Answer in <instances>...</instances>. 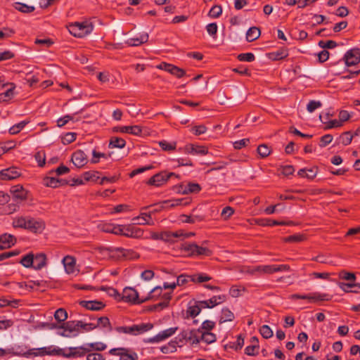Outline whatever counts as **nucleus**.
Here are the masks:
<instances>
[{
    "mask_svg": "<svg viewBox=\"0 0 360 360\" xmlns=\"http://www.w3.org/2000/svg\"><path fill=\"white\" fill-rule=\"evenodd\" d=\"M256 224L262 226H272L280 225V221L271 219H256Z\"/></svg>",
    "mask_w": 360,
    "mask_h": 360,
    "instance_id": "obj_40",
    "label": "nucleus"
},
{
    "mask_svg": "<svg viewBox=\"0 0 360 360\" xmlns=\"http://www.w3.org/2000/svg\"><path fill=\"white\" fill-rule=\"evenodd\" d=\"M77 137V134L74 132H68L62 138V142L63 144H70L72 143Z\"/></svg>",
    "mask_w": 360,
    "mask_h": 360,
    "instance_id": "obj_57",
    "label": "nucleus"
},
{
    "mask_svg": "<svg viewBox=\"0 0 360 360\" xmlns=\"http://www.w3.org/2000/svg\"><path fill=\"white\" fill-rule=\"evenodd\" d=\"M244 287H239L238 285H233L229 290V294L232 297H238L240 296V292L245 291Z\"/></svg>",
    "mask_w": 360,
    "mask_h": 360,
    "instance_id": "obj_59",
    "label": "nucleus"
},
{
    "mask_svg": "<svg viewBox=\"0 0 360 360\" xmlns=\"http://www.w3.org/2000/svg\"><path fill=\"white\" fill-rule=\"evenodd\" d=\"M226 300L225 295L213 296L207 300L201 301V307L212 308L218 304L224 302Z\"/></svg>",
    "mask_w": 360,
    "mask_h": 360,
    "instance_id": "obj_18",
    "label": "nucleus"
},
{
    "mask_svg": "<svg viewBox=\"0 0 360 360\" xmlns=\"http://www.w3.org/2000/svg\"><path fill=\"white\" fill-rule=\"evenodd\" d=\"M54 318L59 323L63 322L68 318L67 311L64 309L60 308L55 311Z\"/></svg>",
    "mask_w": 360,
    "mask_h": 360,
    "instance_id": "obj_45",
    "label": "nucleus"
},
{
    "mask_svg": "<svg viewBox=\"0 0 360 360\" xmlns=\"http://www.w3.org/2000/svg\"><path fill=\"white\" fill-rule=\"evenodd\" d=\"M34 158L39 167H44L46 163V155L44 151H38L34 155Z\"/></svg>",
    "mask_w": 360,
    "mask_h": 360,
    "instance_id": "obj_53",
    "label": "nucleus"
},
{
    "mask_svg": "<svg viewBox=\"0 0 360 360\" xmlns=\"http://www.w3.org/2000/svg\"><path fill=\"white\" fill-rule=\"evenodd\" d=\"M122 299L133 304H141L145 302V298L139 299L138 292L130 287H126L124 289Z\"/></svg>",
    "mask_w": 360,
    "mask_h": 360,
    "instance_id": "obj_6",
    "label": "nucleus"
},
{
    "mask_svg": "<svg viewBox=\"0 0 360 360\" xmlns=\"http://www.w3.org/2000/svg\"><path fill=\"white\" fill-rule=\"evenodd\" d=\"M10 85L11 87L7 89L4 93H2L5 98H11L14 95V89L15 88V85L13 83H7L3 84L1 87L4 88L6 86Z\"/></svg>",
    "mask_w": 360,
    "mask_h": 360,
    "instance_id": "obj_61",
    "label": "nucleus"
},
{
    "mask_svg": "<svg viewBox=\"0 0 360 360\" xmlns=\"http://www.w3.org/2000/svg\"><path fill=\"white\" fill-rule=\"evenodd\" d=\"M188 278H189L187 276H184V275H181V276H179L177 277V279H176V283H172L171 284H168L167 283H165L163 284V288L165 289H167V288H172V289H174L176 285H184V283H186V282H188Z\"/></svg>",
    "mask_w": 360,
    "mask_h": 360,
    "instance_id": "obj_35",
    "label": "nucleus"
},
{
    "mask_svg": "<svg viewBox=\"0 0 360 360\" xmlns=\"http://www.w3.org/2000/svg\"><path fill=\"white\" fill-rule=\"evenodd\" d=\"M257 150L262 158L268 157L271 153V150L266 144L259 145Z\"/></svg>",
    "mask_w": 360,
    "mask_h": 360,
    "instance_id": "obj_46",
    "label": "nucleus"
},
{
    "mask_svg": "<svg viewBox=\"0 0 360 360\" xmlns=\"http://www.w3.org/2000/svg\"><path fill=\"white\" fill-rule=\"evenodd\" d=\"M278 170L281 171L282 174L286 176L292 174L295 172V169L292 165L281 166Z\"/></svg>",
    "mask_w": 360,
    "mask_h": 360,
    "instance_id": "obj_62",
    "label": "nucleus"
},
{
    "mask_svg": "<svg viewBox=\"0 0 360 360\" xmlns=\"http://www.w3.org/2000/svg\"><path fill=\"white\" fill-rule=\"evenodd\" d=\"M318 167L314 166L310 169H307V173L305 174V178L312 180L314 179L318 173Z\"/></svg>",
    "mask_w": 360,
    "mask_h": 360,
    "instance_id": "obj_63",
    "label": "nucleus"
},
{
    "mask_svg": "<svg viewBox=\"0 0 360 360\" xmlns=\"http://www.w3.org/2000/svg\"><path fill=\"white\" fill-rule=\"evenodd\" d=\"M113 130L114 131H120L121 133H127L136 136L142 135V128L139 125L117 127Z\"/></svg>",
    "mask_w": 360,
    "mask_h": 360,
    "instance_id": "obj_22",
    "label": "nucleus"
},
{
    "mask_svg": "<svg viewBox=\"0 0 360 360\" xmlns=\"http://www.w3.org/2000/svg\"><path fill=\"white\" fill-rule=\"evenodd\" d=\"M71 161L77 168H82L88 163V157L84 151L77 150L71 157Z\"/></svg>",
    "mask_w": 360,
    "mask_h": 360,
    "instance_id": "obj_13",
    "label": "nucleus"
},
{
    "mask_svg": "<svg viewBox=\"0 0 360 360\" xmlns=\"http://www.w3.org/2000/svg\"><path fill=\"white\" fill-rule=\"evenodd\" d=\"M132 36L130 39L126 41V44L129 46H136L144 44L148 40V34L146 32H136L134 31L131 32Z\"/></svg>",
    "mask_w": 360,
    "mask_h": 360,
    "instance_id": "obj_9",
    "label": "nucleus"
},
{
    "mask_svg": "<svg viewBox=\"0 0 360 360\" xmlns=\"http://www.w3.org/2000/svg\"><path fill=\"white\" fill-rule=\"evenodd\" d=\"M180 218L183 222L188 224H194L196 221H201L203 220V217L199 215L181 214Z\"/></svg>",
    "mask_w": 360,
    "mask_h": 360,
    "instance_id": "obj_38",
    "label": "nucleus"
},
{
    "mask_svg": "<svg viewBox=\"0 0 360 360\" xmlns=\"http://www.w3.org/2000/svg\"><path fill=\"white\" fill-rule=\"evenodd\" d=\"M99 290L102 291H106L110 296L114 297L115 298L120 297V296L119 292L115 288L112 287L101 286Z\"/></svg>",
    "mask_w": 360,
    "mask_h": 360,
    "instance_id": "obj_60",
    "label": "nucleus"
},
{
    "mask_svg": "<svg viewBox=\"0 0 360 360\" xmlns=\"http://www.w3.org/2000/svg\"><path fill=\"white\" fill-rule=\"evenodd\" d=\"M290 267L287 264H273L258 266L254 270H290Z\"/></svg>",
    "mask_w": 360,
    "mask_h": 360,
    "instance_id": "obj_32",
    "label": "nucleus"
},
{
    "mask_svg": "<svg viewBox=\"0 0 360 360\" xmlns=\"http://www.w3.org/2000/svg\"><path fill=\"white\" fill-rule=\"evenodd\" d=\"M132 220L134 221H135L134 224H139V225H145V224L153 225V221L152 219H149L147 216H144V215L142 216L141 213L140 214L139 216L133 218Z\"/></svg>",
    "mask_w": 360,
    "mask_h": 360,
    "instance_id": "obj_42",
    "label": "nucleus"
},
{
    "mask_svg": "<svg viewBox=\"0 0 360 360\" xmlns=\"http://www.w3.org/2000/svg\"><path fill=\"white\" fill-rule=\"evenodd\" d=\"M259 333L265 339H269L273 336V331L267 325L262 326L259 329Z\"/></svg>",
    "mask_w": 360,
    "mask_h": 360,
    "instance_id": "obj_51",
    "label": "nucleus"
},
{
    "mask_svg": "<svg viewBox=\"0 0 360 360\" xmlns=\"http://www.w3.org/2000/svg\"><path fill=\"white\" fill-rule=\"evenodd\" d=\"M63 354V349L60 348H53L51 346L47 347H41L38 349H31L24 354V356L28 357L29 356L33 355L37 356H62Z\"/></svg>",
    "mask_w": 360,
    "mask_h": 360,
    "instance_id": "obj_3",
    "label": "nucleus"
},
{
    "mask_svg": "<svg viewBox=\"0 0 360 360\" xmlns=\"http://www.w3.org/2000/svg\"><path fill=\"white\" fill-rule=\"evenodd\" d=\"M128 349L124 347L113 348L109 351L112 355L120 356V360H138V355L135 352L128 353Z\"/></svg>",
    "mask_w": 360,
    "mask_h": 360,
    "instance_id": "obj_12",
    "label": "nucleus"
},
{
    "mask_svg": "<svg viewBox=\"0 0 360 360\" xmlns=\"http://www.w3.org/2000/svg\"><path fill=\"white\" fill-rule=\"evenodd\" d=\"M162 291V288L160 286H156L153 288L149 292L148 295L146 297H145V302L149 300L158 299L161 295Z\"/></svg>",
    "mask_w": 360,
    "mask_h": 360,
    "instance_id": "obj_39",
    "label": "nucleus"
},
{
    "mask_svg": "<svg viewBox=\"0 0 360 360\" xmlns=\"http://www.w3.org/2000/svg\"><path fill=\"white\" fill-rule=\"evenodd\" d=\"M184 153L192 155H205L208 153V150L202 146H197L193 144H187L183 148H179Z\"/></svg>",
    "mask_w": 360,
    "mask_h": 360,
    "instance_id": "obj_14",
    "label": "nucleus"
},
{
    "mask_svg": "<svg viewBox=\"0 0 360 360\" xmlns=\"http://www.w3.org/2000/svg\"><path fill=\"white\" fill-rule=\"evenodd\" d=\"M184 235L182 230H179L174 232L172 231H164L160 233V240H162L168 243H175L177 239L181 238Z\"/></svg>",
    "mask_w": 360,
    "mask_h": 360,
    "instance_id": "obj_17",
    "label": "nucleus"
},
{
    "mask_svg": "<svg viewBox=\"0 0 360 360\" xmlns=\"http://www.w3.org/2000/svg\"><path fill=\"white\" fill-rule=\"evenodd\" d=\"M29 123V121L23 120L13 127H11L8 131L11 134H17L19 133L27 124Z\"/></svg>",
    "mask_w": 360,
    "mask_h": 360,
    "instance_id": "obj_43",
    "label": "nucleus"
},
{
    "mask_svg": "<svg viewBox=\"0 0 360 360\" xmlns=\"http://www.w3.org/2000/svg\"><path fill=\"white\" fill-rule=\"evenodd\" d=\"M322 105V103L321 101H310L307 106V110L309 112H314L316 109L318 108H320Z\"/></svg>",
    "mask_w": 360,
    "mask_h": 360,
    "instance_id": "obj_64",
    "label": "nucleus"
},
{
    "mask_svg": "<svg viewBox=\"0 0 360 360\" xmlns=\"http://www.w3.org/2000/svg\"><path fill=\"white\" fill-rule=\"evenodd\" d=\"M201 340L210 344L216 340V336L214 333L207 331L202 333Z\"/></svg>",
    "mask_w": 360,
    "mask_h": 360,
    "instance_id": "obj_56",
    "label": "nucleus"
},
{
    "mask_svg": "<svg viewBox=\"0 0 360 360\" xmlns=\"http://www.w3.org/2000/svg\"><path fill=\"white\" fill-rule=\"evenodd\" d=\"M307 300L311 302H315L318 301H328L329 300L328 295L326 294H321L319 292H314L308 294Z\"/></svg>",
    "mask_w": 360,
    "mask_h": 360,
    "instance_id": "obj_34",
    "label": "nucleus"
},
{
    "mask_svg": "<svg viewBox=\"0 0 360 360\" xmlns=\"http://www.w3.org/2000/svg\"><path fill=\"white\" fill-rule=\"evenodd\" d=\"M266 56L271 60H279L286 58L288 56V52L285 49H281L276 51L269 53Z\"/></svg>",
    "mask_w": 360,
    "mask_h": 360,
    "instance_id": "obj_26",
    "label": "nucleus"
},
{
    "mask_svg": "<svg viewBox=\"0 0 360 360\" xmlns=\"http://www.w3.org/2000/svg\"><path fill=\"white\" fill-rule=\"evenodd\" d=\"M354 136H355L350 131H345L338 139V143L343 146H348L351 143Z\"/></svg>",
    "mask_w": 360,
    "mask_h": 360,
    "instance_id": "obj_33",
    "label": "nucleus"
},
{
    "mask_svg": "<svg viewBox=\"0 0 360 360\" xmlns=\"http://www.w3.org/2000/svg\"><path fill=\"white\" fill-rule=\"evenodd\" d=\"M221 313L222 316L220 319V323L225 321H232L234 319V314L229 309L226 307L223 308Z\"/></svg>",
    "mask_w": 360,
    "mask_h": 360,
    "instance_id": "obj_41",
    "label": "nucleus"
},
{
    "mask_svg": "<svg viewBox=\"0 0 360 360\" xmlns=\"http://www.w3.org/2000/svg\"><path fill=\"white\" fill-rule=\"evenodd\" d=\"M202 309H205L204 307H201V301L195 302V304L192 306H189L186 310V314L188 316L191 317H195L198 316Z\"/></svg>",
    "mask_w": 360,
    "mask_h": 360,
    "instance_id": "obj_31",
    "label": "nucleus"
},
{
    "mask_svg": "<svg viewBox=\"0 0 360 360\" xmlns=\"http://www.w3.org/2000/svg\"><path fill=\"white\" fill-rule=\"evenodd\" d=\"M191 199L189 198H179L174 200H165L162 202L163 204L167 205L168 207H174L178 205H187L190 204Z\"/></svg>",
    "mask_w": 360,
    "mask_h": 360,
    "instance_id": "obj_28",
    "label": "nucleus"
},
{
    "mask_svg": "<svg viewBox=\"0 0 360 360\" xmlns=\"http://www.w3.org/2000/svg\"><path fill=\"white\" fill-rule=\"evenodd\" d=\"M178 330V327H174V328H169L168 329H166L163 331H161L158 334H157L153 338H148L144 340L146 343H153V342H159L162 340H166L167 338L171 337L172 335H174L176 331Z\"/></svg>",
    "mask_w": 360,
    "mask_h": 360,
    "instance_id": "obj_10",
    "label": "nucleus"
},
{
    "mask_svg": "<svg viewBox=\"0 0 360 360\" xmlns=\"http://www.w3.org/2000/svg\"><path fill=\"white\" fill-rule=\"evenodd\" d=\"M11 193L16 202H21L27 198V191L21 185H15L11 188Z\"/></svg>",
    "mask_w": 360,
    "mask_h": 360,
    "instance_id": "obj_16",
    "label": "nucleus"
},
{
    "mask_svg": "<svg viewBox=\"0 0 360 360\" xmlns=\"http://www.w3.org/2000/svg\"><path fill=\"white\" fill-rule=\"evenodd\" d=\"M79 304L87 309L98 311L103 309L105 304L100 301H81Z\"/></svg>",
    "mask_w": 360,
    "mask_h": 360,
    "instance_id": "obj_24",
    "label": "nucleus"
},
{
    "mask_svg": "<svg viewBox=\"0 0 360 360\" xmlns=\"http://www.w3.org/2000/svg\"><path fill=\"white\" fill-rule=\"evenodd\" d=\"M305 239V236L303 234H295L289 236L284 238V241L287 243H298L303 241Z\"/></svg>",
    "mask_w": 360,
    "mask_h": 360,
    "instance_id": "obj_50",
    "label": "nucleus"
},
{
    "mask_svg": "<svg viewBox=\"0 0 360 360\" xmlns=\"http://www.w3.org/2000/svg\"><path fill=\"white\" fill-rule=\"evenodd\" d=\"M20 176V173L15 167H11L0 172V179L1 180H13Z\"/></svg>",
    "mask_w": 360,
    "mask_h": 360,
    "instance_id": "obj_19",
    "label": "nucleus"
},
{
    "mask_svg": "<svg viewBox=\"0 0 360 360\" xmlns=\"http://www.w3.org/2000/svg\"><path fill=\"white\" fill-rule=\"evenodd\" d=\"M188 277L194 283H203L211 279V277L203 274H195L193 276H188Z\"/></svg>",
    "mask_w": 360,
    "mask_h": 360,
    "instance_id": "obj_48",
    "label": "nucleus"
},
{
    "mask_svg": "<svg viewBox=\"0 0 360 360\" xmlns=\"http://www.w3.org/2000/svg\"><path fill=\"white\" fill-rule=\"evenodd\" d=\"M65 270H74L76 266V258L71 255H66L61 260Z\"/></svg>",
    "mask_w": 360,
    "mask_h": 360,
    "instance_id": "obj_27",
    "label": "nucleus"
},
{
    "mask_svg": "<svg viewBox=\"0 0 360 360\" xmlns=\"http://www.w3.org/2000/svg\"><path fill=\"white\" fill-rule=\"evenodd\" d=\"M69 349H70V352L67 354L63 352V354H62V356H64L66 358L82 356L86 352H90V348L85 347L83 346L79 347H70Z\"/></svg>",
    "mask_w": 360,
    "mask_h": 360,
    "instance_id": "obj_23",
    "label": "nucleus"
},
{
    "mask_svg": "<svg viewBox=\"0 0 360 360\" xmlns=\"http://www.w3.org/2000/svg\"><path fill=\"white\" fill-rule=\"evenodd\" d=\"M27 218V217H19L15 218L12 224L14 228H21L25 229V228H26Z\"/></svg>",
    "mask_w": 360,
    "mask_h": 360,
    "instance_id": "obj_47",
    "label": "nucleus"
},
{
    "mask_svg": "<svg viewBox=\"0 0 360 360\" xmlns=\"http://www.w3.org/2000/svg\"><path fill=\"white\" fill-rule=\"evenodd\" d=\"M59 328H62L63 330H68L70 334L73 332H79V323L77 321H67L63 323L62 325L58 326Z\"/></svg>",
    "mask_w": 360,
    "mask_h": 360,
    "instance_id": "obj_30",
    "label": "nucleus"
},
{
    "mask_svg": "<svg viewBox=\"0 0 360 360\" xmlns=\"http://www.w3.org/2000/svg\"><path fill=\"white\" fill-rule=\"evenodd\" d=\"M184 249L192 256L207 255L210 252L209 249L198 246L195 243L186 244Z\"/></svg>",
    "mask_w": 360,
    "mask_h": 360,
    "instance_id": "obj_15",
    "label": "nucleus"
},
{
    "mask_svg": "<svg viewBox=\"0 0 360 360\" xmlns=\"http://www.w3.org/2000/svg\"><path fill=\"white\" fill-rule=\"evenodd\" d=\"M165 204L162 202L146 206L141 208V215L147 216L149 219H151V215L155 212L161 211L165 208Z\"/></svg>",
    "mask_w": 360,
    "mask_h": 360,
    "instance_id": "obj_20",
    "label": "nucleus"
},
{
    "mask_svg": "<svg viewBox=\"0 0 360 360\" xmlns=\"http://www.w3.org/2000/svg\"><path fill=\"white\" fill-rule=\"evenodd\" d=\"M159 145L161 147V148L165 151L174 150L176 149V142L168 143L166 141H160Z\"/></svg>",
    "mask_w": 360,
    "mask_h": 360,
    "instance_id": "obj_54",
    "label": "nucleus"
},
{
    "mask_svg": "<svg viewBox=\"0 0 360 360\" xmlns=\"http://www.w3.org/2000/svg\"><path fill=\"white\" fill-rule=\"evenodd\" d=\"M45 227L46 224L43 220L27 217L25 229L34 233H41L45 229Z\"/></svg>",
    "mask_w": 360,
    "mask_h": 360,
    "instance_id": "obj_5",
    "label": "nucleus"
},
{
    "mask_svg": "<svg viewBox=\"0 0 360 360\" xmlns=\"http://www.w3.org/2000/svg\"><path fill=\"white\" fill-rule=\"evenodd\" d=\"M174 190L182 194L198 193L201 191V186L197 183H188L186 186L180 184L174 186Z\"/></svg>",
    "mask_w": 360,
    "mask_h": 360,
    "instance_id": "obj_11",
    "label": "nucleus"
},
{
    "mask_svg": "<svg viewBox=\"0 0 360 360\" xmlns=\"http://www.w3.org/2000/svg\"><path fill=\"white\" fill-rule=\"evenodd\" d=\"M237 58L240 61L252 62L255 59V56L252 53H244L238 55Z\"/></svg>",
    "mask_w": 360,
    "mask_h": 360,
    "instance_id": "obj_58",
    "label": "nucleus"
},
{
    "mask_svg": "<svg viewBox=\"0 0 360 360\" xmlns=\"http://www.w3.org/2000/svg\"><path fill=\"white\" fill-rule=\"evenodd\" d=\"M100 172H98V171H89V172H86L83 174V176H84V181H96L98 179H99V176H98V174H99Z\"/></svg>",
    "mask_w": 360,
    "mask_h": 360,
    "instance_id": "obj_44",
    "label": "nucleus"
},
{
    "mask_svg": "<svg viewBox=\"0 0 360 360\" xmlns=\"http://www.w3.org/2000/svg\"><path fill=\"white\" fill-rule=\"evenodd\" d=\"M143 234V231L140 228L129 226L125 228L124 236L131 238H140Z\"/></svg>",
    "mask_w": 360,
    "mask_h": 360,
    "instance_id": "obj_25",
    "label": "nucleus"
},
{
    "mask_svg": "<svg viewBox=\"0 0 360 360\" xmlns=\"http://www.w3.org/2000/svg\"><path fill=\"white\" fill-rule=\"evenodd\" d=\"M126 145V141L122 138L112 137L110 140L108 147L110 148H123Z\"/></svg>",
    "mask_w": 360,
    "mask_h": 360,
    "instance_id": "obj_37",
    "label": "nucleus"
},
{
    "mask_svg": "<svg viewBox=\"0 0 360 360\" xmlns=\"http://www.w3.org/2000/svg\"><path fill=\"white\" fill-rule=\"evenodd\" d=\"M222 13V8L221 6L215 5L211 8L208 13L211 18H219Z\"/></svg>",
    "mask_w": 360,
    "mask_h": 360,
    "instance_id": "obj_52",
    "label": "nucleus"
},
{
    "mask_svg": "<svg viewBox=\"0 0 360 360\" xmlns=\"http://www.w3.org/2000/svg\"><path fill=\"white\" fill-rule=\"evenodd\" d=\"M110 257L117 258L123 257L126 259H134L139 257V254L132 250L124 249V248H116L113 250H110Z\"/></svg>",
    "mask_w": 360,
    "mask_h": 360,
    "instance_id": "obj_8",
    "label": "nucleus"
},
{
    "mask_svg": "<svg viewBox=\"0 0 360 360\" xmlns=\"http://www.w3.org/2000/svg\"><path fill=\"white\" fill-rule=\"evenodd\" d=\"M44 184L47 187L58 188V178L52 176H46L44 178Z\"/></svg>",
    "mask_w": 360,
    "mask_h": 360,
    "instance_id": "obj_49",
    "label": "nucleus"
},
{
    "mask_svg": "<svg viewBox=\"0 0 360 360\" xmlns=\"http://www.w3.org/2000/svg\"><path fill=\"white\" fill-rule=\"evenodd\" d=\"M343 59L347 67L355 65L360 63V49L354 48L346 52Z\"/></svg>",
    "mask_w": 360,
    "mask_h": 360,
    "instance_id": "obj_7",
    "label": "nucleus"
},
{
    "mask_svg": "<svg viewBox=\"0 0 360 360\" xmlns=\"http://www.w3.org/2000/svg\"><path fill=\"white\" fill-rule=\"evenodd\" d=\"M175 176L179 178V176L174 172H167V171H162L155 174L150 177L146 184L150 186H161L165 184L171 177Z\"/></svg>",
    "mask_w": 360,
    "mask_h": 360,
    "instance_id": "obj_4",
    "label": "nucleus"
},
{
    "mask_svg": "<svg viewBox=\"0 0 360 360\" xmlns=\"http://www.w3.org/2000/svg\"><path fill=\"white\" fill-rule=\"evenodd\" d=\"M93 28L92 24L87 22H75L70 25L69 31L73 36L81 38L90 34Z\"/></svg>",
    "mask_w": 360,
    "mask_h": 360,
    "instance_id": "obj_2",
    "label": "nucleus"
},
{
    "mask_svg": "<svg viewBox=\"0 0 360 360\" xmlns=\"http://www.w3.org/2000/svg\"><path fill=\"white\" fill-rule=\"evenodd\" d=\"M14 8L18 10V11H20L24 13H30L34 11L35 8L33 6H28L25 4L20 3V2H15L14 4Z\"/></svg>",
    "mask_w": 360,
    "mask_h": 360,
    "instance_id": "obj_36",
    "label": "nucleus"
},
{
    "mask_svg": "<svg viewBox=\"0 0 360 360\" xmlns=\"http://www.w3.org/2000/svg\"><path fill=\"white\" fill-rule=\"evenodd\" d=\"M19 263L25 268H33L34 270H40L46 266L47 264V257L46 255L43 252L37 254L29 252L22 257Z\"/></svg>",
    "mask_w": 360,
    "mask_h": 360,
    "instance_id": "obj_1",
    "label": "nucleus"
},
{
    "mask_svg": "<svg viewBox=\"0 0 360 360\" xmlns=\"http://www.w3.org/2000/svg\"><path fill=\"white\" fill-rule=\"evenodd\" d=\"M16 238L8 233H4L0 236V250L10 248L16 243Z\"/></svg>",
    "mask_w": 360,
    "mask_h": 360,
    "instance_id": "obj_21",
    "label": "nucleus"
},
{
    "mask_svg": "<svg viewBox=\"0 0 360 360\" xmlns=\"http://www.w3.org/2000/svg\"><path fill=\"white\" fill-rule=\"evenodd\" d=\"M261 34L260 29L257 27H251L246 33V39L249 42H252L257 39Z\"/></svg>",
    "mask_w": 360,
    "mask_h": 360,
    "instance_id": "obj_29",
    "label": "nucleus"
},
{
    "mask_svg": "<svg viewBox=\"0 0 360 360\" xmlns=\"http://www.w3.org/2000/svg\"><path fill=\"white\" fill-rule=\"evenodd\" d=\"M244 345V338L242 335H239L237 338L236 342H230L229 347L234 349L235 350L240 349Z\"/></svg>",
    "mask_w": 360,
    "mask_h": 360,
    "instance_id": "obj_55",
    "label": "nucleus"
}]
</instances>
